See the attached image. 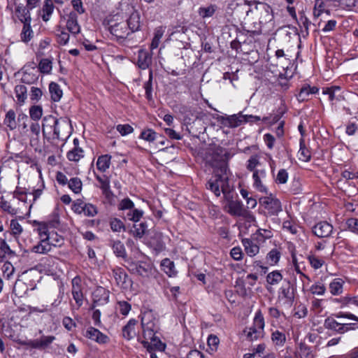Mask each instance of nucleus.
<instances>
[{
	"instance_id": "f257e3e1",
	"label": "nucleus",
	"mask_w": 358,
	"mask_h": 358,
	"mask_svg": "<svg viewBox=\"0 0 358 358\" xmlns=\"http://www.w3.org/2000/svg\"><path fill=\"white\" fill-rule=\"evenodd\" d=\"M232 155L227 149L220 146L214 148L210 153L209 162L216 171L215 179L208 181L206 188L211 190L216 196H219L221 192L225 193L229 190L227 162Z\"/></svg>"
},
{
	"instance_id": "680f3d73",
	"label": "nucleus",
	"mask_w": 358,
	"mask_h": 358,
	"mask_svg": "<svg viewBox=\"0 0 358 358\" xmlns=\"http://www.w3.org/2000/svg\"><path fill=\"white\" fill-rule=\"evenodd\" d=\"M134 203L129 198H125V199H122L118 205V209L120 210H132L134 208Z\"/></svg>"
},
{
	"instance_id": "9b49d317",
	"label": "nucleus",
	"mask_w": 358,
	"mask_h": 358,
	"mask_svg": "<svg viewBox=\"0 0 358 358\" xmlns=\"http://www.w3.org/2000/svg\"><path fill=\"white\" fill-rule=\"evenodd\" d=\"M108 30L111 34L120 39L127 38L130 34L126 23L124 22L110 25Z\"/></svg>"
},
{
	"instance_id": "e2e57ef3",
	"label": "nucleus",
	"mask_w": 358,
	"mask_h": 358,
	"mask_svg": "<svg viewBox=\"0 0 358 358\" xmlns=\"http://www.w3.org/2000/svg\"><path fill=\"white\" fill-rule=\"evenodd\" d=\"M287 179H288V173H287V171L285 169H280L278 173V174H277V176L275 178L276 183H278V184H285V183L287 182Z\"/></svg>"
},
{
	"instance_id": "c85d7f7f",
	"label": "nucleus",
	"mask_w": 358,
	"mask_h": 358,
	"mask_svg": "<svg viewBox=\"0 0 358 358\" xmlns=\"http://www.w3.org/2000/svg\"><path fill=\"white\" fill-rule=\"evenodd\" d=\"M264 326L265 322L264 316L261 310H259L255 313L252 327L263 333Z\"/></svg>"
},
{
	"instance_id": "72a5a7b5",
	"label": "nucleus",
	"mask_w": 358,
	"mask_h": 358,
	"mask_svg": "<svg viewBox=\"0 0 358 358\" xmlns=\"http://www.w3.org/2000/svg\"><path fill=\"white\" fill-rule=\"evenodd\" d=\"M282 280V275L278 271H274L266 275V282L271 285L278 284Z\"/></svg>"
},
{
	"instance_id": "c9c22d12",
	"label": "nucleus",
	"mask_w": 358,
	"mask_h": 358,
	"mask_svg": "<svg viewBox=\"0 0 358 358\" xmlns=\"http://www.w3.org/2000/svg\"><path fill=\"white\" fill-rule=\"evenodd\" d=\"M69 187L75 193L79 194L82 190L83 183L79 178H72L68 182Z\"/></svg>"
},
{
	"instance_id": "09e8293b",
	"label": "nucleus",
	"mask_w": 358,
	"mask_h": 358,
	"mask_svg": "<svg viewBox=\"0 0 358 358\" xmlns=\"http://www.w3.org/2000/svg\"><path fill=\"white\" fill-rule=\"evenodd\" d=\"M247 338L250 341L257 340L262 336V332L259 331L252 327H250L248 330L244 331Z\"/></svg>"
},
{
	"instance_id": "79ce46f5",
	"label": "nucleus",
	"mask_w": 358,
	"mask_h": 358,
	"mask_svg": "<svg viewBox=\"0 0 358 358\" xmlns=\"http://www.w3.org/2000/svg\"><path fill=\"white\" fill-rule=\"evenodd\" d=\"M60 222L59 214L57 210H55L52 215L50 217L48 222H46V228L48 227H52L53 229H57L59 227Z\"/></svg>"
},
{
	"instance_id": "bb28decb",
	"label": "nucleus",
	"mask_w": 358,
	"mask_h": 358,
	"mask_svg": "<svg viewBox=\"0 0 358 358\" xmlns=\"http://www.w3.org/2000/svg\"><path fill=\"white\" fill-rule=\"evenodd\" d=\"M111 157L108 155H101L98 157L96 167L101 172H105L110 166Z\"/></svg>"
},
{
	"instance_id": "e433bc0d",
	"label": "nucleus",
	"mask_w": 358,
	"mask_h": 358,
	"mask_svg": "<svg viewBox=\"0 0 358 358\" xmlns=\"http://www.w3.org/2000/svg\"><path fill=\"white\" fill-rule=\"evenodd\" d=\"M162 266L164 268L165 273L170 277L175 275V266L173 262L169 259H165L162 262Z\"/></svg>"
},
{
	"instance_id": "4468645a",
	"label": "nucleus",
	"mask_w": 358,
	"mask_h": 358,
	"mask_svg": "<svg viewBox=\"0 0 358 358\" xmlns=\"http://www.w3.org/2000/svg\"><path fill=\"white\" fill-rule=\"evenodd\" d=\"M85 336L101 344L106 343L108 341V337L106 335L92 327L87 329Z\"/></svg>"
},
{
	"instance_id": "603ef678",
	"label": "nucleus",
	"mask_w": 358,
	"mask_h": 358,
	"mask_svg": "<svg viewBox=\"0 0 358 358\" xmlns=\"http://www.w3.org/2000/svg\"><path fill=\"white\" fill-rule=\"evenodd\" d=\"M143 215V211L138 209H132V211L129 212L127 215L128 220L137 222L140 220Z\"/></svg>"
},
{
	"instance_id": "7ed1b4c3",
	"label": "nucleus",
	"mask_w": 358,
	"mask_h": 358,
	"mask_svg": "<svg viewBox=\"0 0 358 358\" xmlns=\"http://www.w3.org/2000/svg\"><path fill=\"white\" fill-rule=\"evenodd\" d=\"M127 269L133 274L141 275L143 278H149L152 274V266L147 262L127 260Z\"/></svg>"
},
{
	"instance_id": "8fccbe9b",
	"label": "nucleus",
	"mask_w": 358,
	"mask_h": 358,
	"mask_svg": "<svg viewBox=\"0 0 358 358\" xmlns=\"http://www.w3.org/2000/svg\"><path fill=\"white\" fill-rule=\"evenodd\" d=\"M0 250L6 256L14 257L15 252L12 250L4 238H0Z\"/></svg>"
},
{
	"instance_id": "774afa93",
	"label": "nucleus",
	"mask_w": 358,
	"mask_h": 358,
	"mask_svg": "<svg viewBox=\"0 0 358 358\" xmlns=\"http://www.w3.org/2000/svg\"><path fill=\"white\" fill-rule=\"evenodd\" d=\"M348 228L352 232L358 234V219L350 218L347 220Z\"/></svg>"
},
{
	"instance_id": "423d86ee",
	"label": "nucleus",
	"mask_w": 358,
	"mask_h": 358,
	"mask_svg": "<svg viewBox=\"0 0 358 358\" xmlns=\"http://www.w3.org/2000/svg\"><path fill=\"white\" fill-rule=\"evenodd\" d=\"M227 207V212L233 216L253 218L250 212L244 208L241 201L231 200L228 202Z\"/></svg>"
},
{
	"instance_id": "20e7f679",
	"label": "nucleus",
	"mask_w": 358,
	"mask_h": 358,
	"mask_svg": "<svg viewBox=\"0 0 358 358\" xmlns=\"http://www.w3.org/2000/svg\"><path fill=\"white\" fill-rule=\"evenodd\" d=\"M260 205L267 210L268 214L270 215H278V213L282 211V206L280 201L273 197L272 194L268 196H263L259 199Z\"/></svg>"
},
{
	"instance_id": "2f4dec72",
	"label": "nucleus",
	"mask_w": 358,
	"mask_h": 358,
	"mask_svg": "<svg viewBox=\"0 0 358 358\" xmlns=\"http://www.w3.org/2000/svg\"><path fill=\"white\" fill-rule=\"evenodd\" d=\"M111 247L113 248V252L116 255L117 257H125L126 256V250L124 244L120 241H113Z\"/></svg>"
},
{
	"instance_id": "a211bd4d",
	"label": "nucleus",
	"mask_w": 358,
	"mask_h": 358,
	"mask_svg": "<svg viewBox=\"0 0 358 358\" xmlns=\"http://www.w3.org/2000/svg\"><path fill=\"white\" fill-rule=\"evenodd\" d=\"M265 177L266 171L264 170H256L253 172L254 187L257 190L262 193H267V188L261 180L262 178Z\"/></svg>"
},
{
	"instance_id": "338daca9",
	"label": "nucleus",
	"mask_w": 358,
	"mask_h": 358,
	"mask_svg": "<svg viewBox=\"0 0 358 358\" xmlns=\"http://www.w3.org/2000/svg\"><path fill=\"white\" fill-rule=\"evenodd\" d=\"M280 257V252L276 249L271 250L267 255L268 259L273 264H276Z\"/></svg>"
},
{
	"instance_id": "1a4fd4ad",
	"label": "nucleus",
	"mask_w": 358,
	"mask_h": 358,
	"mask_svg": "<svg viewBox=\"0 0 358 358\" xmlns=\"http://www.w3.org/2000/svg\"><path fill=\"white\" fill-rule=\"evenodd\" d=\"M278 298L285 300V302L292 305L294 301V288L288 280H284L278 292Z\"/></svg>"
},
{
	"instance_id": "052dcab7",
	"label": "nucleus",
	"mask_w": 358,
	"mask_h": 358,
	"mask_svg": "<svg viewBox=\"0 0 358 358\" xmlns=\"http://www.w3.org/2000/svg\"><path fill=\"white\" fill-rule=\"evenodd\" d=\"M48 163L52 166H55L57 164H59L62 157V154H59V151L58 149H56L55 151V154H48Z\"/></svg>"
},
{
	"instance_id": "4c0bfd02",
	"label": "nucleus",
	"mask_w": 358,
	"mask_h": 358,
	"mask_svg": "<svg viewBox=\"0 0 358 358\" xmlns=\"http://www.w3.org/2000/svg\"><path fill=\"white\" fill-rule=\"evenodd\" d=\"M164 34V30L162 27H158L155 31V35L151 42L150 48L152 50L156 49L159 44L160 40Z\"/></svg>"
},
{
	"instance_id": "5701e85b",
	"label": "nucleus",
	"mask_w": 358,
	"mask_h": 358,
	"mask_svg": "<svg viewBox=\"0 0 358 358\" xmlns=\"http://www.w3.org/2000/svg\"><path fill=\"white\" fill-rule=\"evenodd\" d=\"M246 254L250 257L255 256L259 251V247L253 241L249 238L242 240Z\"/></svg>"
},
{
	"instance_id": "ddd939ff",
	"label": "nucleus",
	"mask_w": 358,
	"mask_h": 358,
	"mask_svg": "<svg viewBox=\"0 0 358 358\" xmlns=\"http://www.w3.org/2000/svg\"><path fill=\"white\" fill-rule=\"evenodd\" d=\"M333 231V227L327 222H320L313 227V234L319 238L329 237Z\"/></svg>"
},
{
	"instance_id": "9d476101",
	"label": "nucleus",
	"mask_w": 358,
	"mask_h": 358,
	"mask_svg": "<svg viewBox=\"0 0 358 358\" xmlns=\"http://www.w3.org/2000/svg\"><path fill=\"white\" fill-rule=\"evenodd\" d=\"M217 120L222 121V122L229 127H236L242 124L243 123L247 122V117L245 115H243L241 113L229 115L227 117L220 116L218 117Z\"/></svg>"
},
{
	"instance_id": "6ab92c4d",
	"label": "nucleus",
	"mask_w": 358,
	"mask_h": 358,
	"mask_svg": "<svg viewBox=\"0 0 358 358\" xmlns=\"http://www.w3.org/2000/svg\"><path fill=\"white\" fill-rule=\"evenodd\" d=\"M64 145L63 140H61L59 136L54 137L52 141H48V144L46 145V154H55L56 149H58L59 154L62 153V147Z\"/></svg>"
},
{
	"instance_id": "13d9d810",
	"label": "nucleus",
	"mask_w": 358,
	"mask_h": 358,
	"mask_svg": "<svg viewBox=\"0 0 358 358\" xmlns=\"http://www.w3.org/2000/svg\"><path fill=\"white\" fill-rule=\"evenodd\" d=\"M310 264L315 269L320 268L324 264V261L319 259L316 256L310 255L308 257Z\"/></svg>"
},
{
	"instance_id": "f3484780",
	"label": "nucleus",
	"mask_w": 358,
	"mask_h": 358,
	"mask_svg": "<svg viewBox=\"0 0 358 358\" xmlns=\"http://www.w3.org/2000/svg\"><path fill=\"white\" fill-rule=\"evenodd\" d=\"M138 66L141 69H148L152 63L151 54L145 50L141 49L138 52Z\"/></svg>"
},
{
	"instance_id": "bf43d9fd",
	"label": "nucleus",
	"mask_w": 358,
	"mask_h": 358,
	"mask_svg": "<svg viewBox=\"0 0 358 358\" xmlns=\"http://www.w3.org/2000/svg\"><path fill=\"white\" fill-rule=\"evenodd\" d=\"M120 313L122 315H127L128 313H129V311L131 310V305L125 301H118L117 302V308Z\"/></svg>"
},
{
	"instance_id": "de8ad7c7",
	"label": "nucleus",
	"mask_w": 358,
	"mask_h": 358,
	"mask_svg": "<svg viewBox=\"0 0 358 358\" xmlns=\"http://www.w3.org/2000/svg\"><path fill=\"white\" fill-rule=\"evenodd\" d=\"M341 323L338 322L332 317H327L324 320V326L326 329L337 332Z\"/></svg>"
},
{
	"instance_id": "a19ab883",
	"label": "nucleus",
	"mask_w": 358,
	"mask_h": 358,
	"mask_svg": "<svg viewBox=\"0 0 358 358\" xmlns=\"http://www.w3.org/2000/svg\"><path fill=\"white\" fill-rule=\"evenodd\" d=\"M15 92L16 94V97L17 101L20 103H24V100L27 98V87L23 85H17L15 87Z\"/></svg>"
},
{
	"instance_id": "7c9ffc66",
	"label": "nucleus",
	"mask_w": 358,
	"mask_h": 358,
	"mask_svg": "<svg viewBox=\"0 0 358 358\" xmlns=\"http://www.w3.org/2000/svg\"><path fill=\"white\" fill-rule=\"evenodd\" d=\"M271 340L275 345L282 346L286 341V336L283 332L276 330L272 333Z\"/></svg>"
},
{
	"instance_id": "6e6552de",
	"label": "nucleus",
	"mask_w": 358,
	"mask_h": 358,
	"mask_svg": "<svg viewBox=\"0 0 358 358\" xmlns=\"http://www.w3.org/2000/svg\"><path fill=\"white\" fill-rule=\"evenodd\" d=\"M138 341H139L149 352L155 350L163 352L166 348V344L162 343L156 335H154L153 338L149 339H142V338L139 336Z\"/></svg>"
},
{
	"instance_id": "c03bdc74",
	"label": "nucleus",
	"mask_w": 358,
	"mask_h": 358,
	"mask_svg": "<svg viewBox=\"0 0 358 358\" xmlns=\"http://www.w3.org/2000/svg\"><path fill=\"white\" fill-rule=\"evenodd\" d=\"M140 137L148 142H153L157 138V134L152 129H148L141 132Z\"/></svg>"
},
{
	"instance_id": "5fc2aeb1",
	"label": "nucleus",
	"mask_w": 358,
	"mask_h": 358,
	"mask_svg": "<svg viewBox=\"0 0 358 358\" xmlns=\"http://www.w3.org/2000/svg\"><path fill=\"white\" fill-rule=\"evenodd\" d=\"M0 207L3 211L7 212L10 215H15L17 213V210L15 208H13L10 203L4 200L3 197L0 200Z\"/></svg>"
},
{
	"instance_id": "412c9836",
	"label": "nucleus",
	"mask_w": 358,
	"mask_h": 358,
	"mask_svg": "<svg viewBox=\"0 0 358 358\" xmlns=\"http://www.w3.org/2000/svg\"><path fill=\"white\" fill-rule=\"evenodd\" d=\"M319 89L317 87H310L308 85H304L300 90V92L297 96V99L299 101H304L308 99L310 94H317Z\"/></svg>"
},
{
	"instance_id": "f704fd0d",
	"label": "nucleus",
	"mask_w": 358,
	"mask_h": 358,
	"mask_svg": "<svg viewBox=\"0 0 358 358\" xmlns=\"http://www.w3.org/2000/svg\"><path fill=\"white\" fill-rule=\"evenodd\" d=\"M217 7L215 5H210L206 7H201L199 10V15L202 18L212 17L215 13Z\"/></svg>"
},
{
	"instance_id": "aec40b11",
	"label": "nucleus",
	"mask_w": 358,
	"mask_h": 358,
	"mask_svg": "<svg viewBox=\"0 0 358 358\" xmlns=\"http://www.w3.org/2000/svg\"><path fill=\"white\" fill-rule=\"evenodd\" d=\"M64 239L61 235L54 230H46V244L53 246H60L63 244Z\"/></svg>"
},
{
	"instance_id": "4d7b16f0",
	"label": "nucleus",
	"mask_w": 358,
	"mask_h": 358,
	"mask_svg": "<svg viewBox=\"0 0 358 358\" xmlns=\"http://www.w3.org/2000/svg\"><path fill=\"white\" fill-rule=\"evenodd\" d=\"M43 47L40 45L39 50L37 53L36 59L38 61V69L42 73H45V58L43 57Z\"/></svg>"
},
{
	"instance_id": "2eb2a0df",
	"label": "nucleus",
	"mask_w": 358,
	"mask_h": 358,
	"mask_svg": "<svg viewBox=\"0 0 358 358\" xmlns=\"http://www.w3.org/2000/svg\"><path fill=\"white\" fill-rule=\"evenodd\" d=\"M130 33H134L140 30L141 26V15L135 10L129 16L126 23Z\"/></svg>"
},
{
	"instance_id": "f03ea898",
	"label": "nucleus",
	"mask_w": 358,
	"mask_h": 358,
	"mask_svg": "<svg viewBox=\"0 0 358 358\" xmlns=\"http://www.w3.org/2000/svg\"><path fill=\"white\" fill-rule=\"evenodd\" d=\"M142 339L153 338L159 329V320L152 310L145 311L141 316Z\"/></svg>"
},
{
	"instance_id": "dca6fc26",
	"label": "nucleus",
	"mask_w": 358,
	"mask_h": 358,
	"mask_svg": "<svg viewBox=\"0 0 358 358\" xmlns=\"http://www.w3.org/2000/svg\"><path fill=\"white\" fill-rule=\"evenodd\" d=\"M66 28L72 34H77L80 31V27L78 23V15L72 11L67 15Z\"/></svg>"
},
{
	"instance_id": "0eeeda50",
	"label": "nucleus",
	"mask_w": 358,
	"mask_h": 358,
	"mask_svg": "<svg viewBox=\"0 0 358 358\" xmlns=\"http://www.w3.org/2000/svg\"><path fill=\"white\" fill-rule=\"evenodd\" d=\"M112 271L117 285L122 289H128L131 287L132 281L122 268L116 266Z\"/></svg>"
},
{
	"instance_id": "4be33fe9",
	"label": "nucleus",
	"mask_w": 358,
	"mask_h": 358,
	"mask_svg": "<svg viewBox=\"0 0 358 358\" xmlns=\"http://www.w3.org/2000/svg\"><path fill=\"white\" fill-rule=\"evenodd\" d=\"M137 324V320L131 319L127 324L122 328V336L127 340L132 339L136 336L135 326Z\"/></svg>"
},
{
	"instance_id": "c756f323",
	"label": "nucleus",
	"mask_w": 358,
	"mask_h": 358,
	"mask_svg": "<svg viewBox=\"0 0 358 358\" xmlns=\"http://www.w3.org/2000/svg\"><path fill=\"white\" fill-rule=\"evenodd\" d=\"M84 157V151L81 148H73L67 152V158L72 162H78Z\"/></svg>"
},
{
	"instance_id": "6e6d98bb",
	"label": "nucleus",
	"mask_w": 358,
	"mask_h": 358,
	"mask_svg": "<svg viewBox=\"0 0 358 358\" xmlns=\"http://www.w3.org/2000/svg\"><path fill=\"white\" fill-rule=\"evenodd\" d=\"M29 222L31 224L32 227H34V231H37L40 236H41L42 234H45V222H39L37 220H30Z\"/></svg>"
},
{
	"instance_id": "69168bd1",
	"label": "nucleus",
	"mask_w": 358,
	"mask_h": 358,
	"mask_svg": "<svg viewBox=\"0 0 358 358\" xmlns=\"http://www.w3.org/2000/svg\"><path fill=\"white\" fill-rule=\"evenodd\" d=\"M83 213L85 215L88 217H94L97 214V209L95 206L91 203H85V206L84 207Z\"/></svg>"
},
{
	"instance_id": "473e14b6",
	"label": "nucleus",
	"mask_w": 358,
	"mask_h": 358,
	"mask_svg": "<svg viewBox=\"0 0 358 358\" xmlns=\"http://www.w3.org/2000/svg\"><path fill=\"white\" fill-rule=\"evenodd\" d=\"M4 124L9 127L10 130H13L17 127L15 121V113L14 110H10L7 112L4 120Z\"/></svg>"
},
{
	"instance_id": "393cba45",
	"label": "nucleus",
	"mask_w": 358,
	"mask_h": 358,
	"mask_svg": "<svg viewBox=\"0 0 358 358\" xmlns=\"http://www.w3.org/2000/svg\"><path fill=\"white\" fill-rule=\"evenodd\" d=\"M49 92L52 101L55 102L59 101L63 94V92L60 86L54 82H52L49 84Z\"/></svg>"
},
{
	"instance_id": "0e129e2a",
	"label": "nucleus",
	"mask_w": 358,
	"mask_h": 358,
	"mask_svg": "<svg viewBox=\"0 0 358 358\" xmlns=\"http://www.w3.org/2000/svg\"><path fill=\"white\" fill-rule=\"evenodd\" d=\"M58 120L52 116H46V127L50 126V129L53 130L54 135L59 136L58 132L56 129V125L57 124Z\"/></svg>"
},
{
	"instance_id": "a18cd8bd",
	"label": "nucleus",
	"mask_w": 358,
	"mask_h": 358,
	"mask_svg": "<svg viewBox=\"0 0 358 358\" xmlns=\"http://www.w3.org/2000/svg\"><path fill=\"white\" fill-rule=\"evenodd\" d=\"M29 114L33 120H38L43 115V108L40 106H33L29 109Z\"/></svg>"
},
{
	"instance_id": "49530a36",
	"label": "nucleus",
	"mask_w": 358,
	"mask_h": 358,
	"mask_svg": "<svg viewBox=\"0 0 358 358\" xmlns=\"http://www.w3.org/2000/svg\"><path fill=\"white\" fill-rule=\"evenodd\" d=\"M10 229L11 231V234L14 236H20L23 231L22 227L20 225V224L16 220H12L10 221Z\"/></svg>"
},
{
	"instance_id": "a878e982",
	"label": "nucleus",
	"mask_w": 358,
	"mask_h": 358,
	"mask_svg": "<svg viewBox=\"0 0 358 358\" xmlns=\"http://www.w3.org/2000/svg\"><path fill=\"white\" fill-rule=\"evenodd\" d=\"M15 14L18 19L24 24H28L31 20L29 12L24 6H18L15 9Z\"/></svg>"
},
{
	"instance_id": "cd10ccee",
	"label": "nucleus",
	"mask_w": 358,
	"mask_h": 358,
	"mask_svg": "<svg viewBox=\"0 0 358 358\" xmlns=\"http://www.w3.org/2000/svg\"><path fill=\"white\" fill-rule=\"evenodd\" d=\"M148 230V224L146 222H141L139 224H134L133 234L134 236L141 238Z\"/></svg>"
},
{
	"instance_id": "58836bf2",
	"label": "nucleus",
	"mask_w": 358,
	"mask_h": 358,
	"mask_svg": "<svg viewBox=\"0 0 358 358\" xmlns=\"http://www.w3.org/2000/svg\"><path fill=\"white\" fill-rule=\"evenodd\" d=\"M144 89L145 91V97L149 100H152V71H150L149 79L144 83Z\"/></svg>"
},
{
	"instance_id": "864d4df0",
	"label": "nucleus",
	"mask_w": 358,
	"mask_h": 358,
	"mask_svg": "<svg viewBox=\"0 0 358 358\" xmlns=\"http://www.w3.org/2000/svg\"><path fill=\"white\" fill-rule=\"evenodd\" d=\"M15 271V268L13 266V265L9 262H6L3 266H2V272L3 273V275L9 279L13 274Z\"/></svg>"
},
{
	"instance_id": "37998d69",
	"label": "nucleus",
	"mask_w": 358,
	"mask_h": 358,
	"mask_svg": "<svg viewBox=\"0 0 358 358\" xmlns=\"http://www.w3.org/2000/svg\"><path fill=\"white\" fill-rule=\"evenodd\" d=\"M310 291L313 294L323 296L326 292V287L324 284L317 282L310 287Z\"/></svg>"
},
{
	"instance_id": "3c124183",
	"label": "nucleus",
	"mask_w": 358,
	"mask_h": 358,
	"mask_svg": "<svg viewBox=\"0 0 358 358\" xmlns=\"http://www.w3.org/2000/svg\"><path fill=\"white\" fill-rule=\"evenodd\" d=\"M45 271V266L41 264H39L35 266L34 268L30 269V272L33 278H37L38 276V282L41 281L43 278V275L41 273Z\"/></svg>"
},
{
	"instance_id": "39448f33",
	"label": "nucleus",
	"mask_w": 358,
	"mask_h": 358,
	"mask_svg": "<svg viewBox=\"0 0 358 358\" xmlns=\"http://www.w3.org/2000/svg\"><path fill=\"white\" fill-rule=\"evenodd\" d=\"M255 3V10L259 16L260 24H267L272 21L273 19V10L271 7L266 3L262 2H254Z\"/></svg>"
},
{
	"instance_id": "b1692460",
	"label": "nucleus",
	"mask_w": 358,
	"mask_h": 358,
	"mask_svg": "<svg viewBox=\"0 0 358 358\" xmlns=\"http://www.w3.org/2000/svg\"><path fill=\"white\" fill-rule=\"evenodd\" d=\"M344 280L341 278H335L329 284L330 293L334 296H338L343 292Z\"/></svg>"
},
{
	"instance_id": "f8f14e48",
	"label": "nucleus",
	"mask_w": 358,
	"mask_h": 358,
	"mask_svg": "<svg viewBox=\"0 0 358 358\" xmlns=\"http://www.w3.org/2000/svg\"><path fill=\"white\" fill-rule=\"evenodd\" d=\"M96 179L100 183L99 187L102 194L108 202H111L114 199V194L110 189L109 178L106 176H100L96 175Z\"/></svg>"
},
{
	"instance_id": "ea45409f",
	"label": "nucleus",
	"mask_w": 358,
	"mask_h": 358,
	"mask_svg": "<svg viewBox=\"0 0 358 358\" xmlns=\"http://www.w3.org/2000/svg\"><path fill=\"white\" fill-rule=\"evenodd\" d=\"M299 159L303 162H308L310 159V154L308 149L306 148L303 140L300 141V149L298 152Z\"/></svg>"
}]
</instances>
